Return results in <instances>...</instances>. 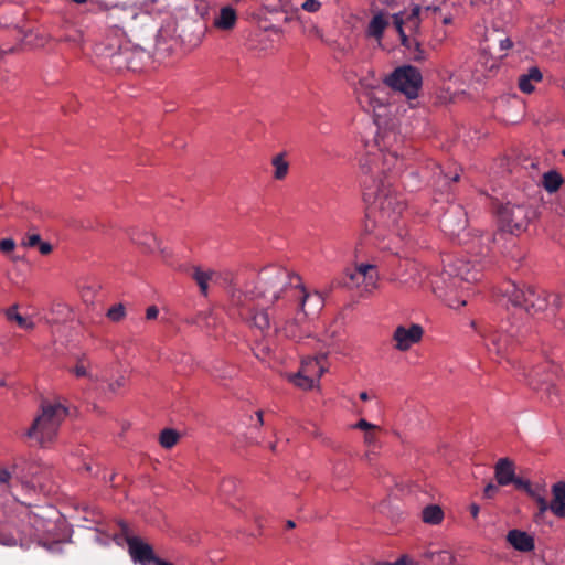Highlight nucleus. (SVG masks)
Returning <instances> with one entry per match:
<instances>
[{"instance_id":"obj_1","label":"nucleus","mask_w":565,"mask_h":565,"mask_svg":"<svg viewBox=\"0 0 565 565\" xmlns=\"http://www.w3.org/2000/svg\"><path fill=\"white\" fill-rule=\"evenodd\" d=\"M370 160L366 158L361 161L363 199L369 204L363 232L379 242L388 238L390 243L382 248L398 255L406 235L402 221L406 207L405 199L390 180H376L373 177Z\"/></svg>"},{"instance_id":"obj_2","label":"nucleus","mask_w":565,"mask_h":565,"mask_svg":"<svg viewBox=\"0 0 565 565\" xmlns=\"http://www.w3.org/2000/svg\"><path fill=\"white\" fill-rule=\"evenodd\" d=\"M298 286L300 276L281 266L270 265L259 271L254 290L247 294L260 299L264 306L277 303L279 308H287Z\"/></svg>"},{"instance_id":"obj_3","label":"nucleus","mask_w":565,"mask_h":565,"mask_svg":"<svg viewBox=\"0 0 565 565\" xmlns=\"http://www.w3.org/2000/svg\"><path fill=\"white\" fill-rule=\"evenodd\" d=\"M47 531V521L28 507L0 521V544L4 546L28 547L40 542Z\"/></svg>"},{"instance_id":"obj_4","label":"nucleus","mask_w":565,"mask_h":565,"mask_svg":"<svg viewBox=\"0 0 565 565\" xmlns=\"http://www.w3.org/2000/svg\"><path fill=\"white\" fill-rule=\"evenodd\" d=\"M204 31L205 28L199 20H169L157 32L156 51L158 54L169 55L173 45L168 44V40H173L184 52H191L201 44Z\"/></svg>"},{"instance_id":"obj_5","label":"nucleus","mask_w":565,"mask_h":565,"mask_svg":"<svg viewBox=\"0 0 565 565\" xmlns=\"http://www.w3.org/2000/svg\"><path fill=\"white\" fill-rule=\"evenodd\" d=\"M95 54L116 71L129 70L137 72L142 68L146 52L139 45H131L115 33L107 34L106 38L95 45Z\"/></svg>"},{"instance_id":"obj_6","label":"nucleus","mask_w":565,"mask_h":565,"mask_svg":"<svg viewBox=\"0 0 565 565\" xmlns=\"http://www.w3.org/2000/svg\"><path fill=\"white\" fill-rule=\"evenodd\" d=\"M502 292L514 307H520L530 315L544 311L548 306L555 309L561 307L559 295L545 291L536 294L532 287L521 288L512 281L505 284Z\"/></svg>"},{"instance_id":"obj_7","label":"nucleus","mask_w":565,"mask_h":565,"mask_svg":"<svg viewBox=\"0 0 565 565\" xmlns=\"http://www.w3.org/2000/svg\"><path fill=\"white\" fill-rule=\"evenodd\" d=\"M66 415L67 409L63 405L42 403L41 414L33 420L26 436L42 447L47 446L55 439L58 427Z\"/></svg>"},{"instance_id":"obj_8","label":"nucleus","mask_w":565,"mask_h":565,"mask_svg":"<svg viewBox=\"0 0 565 565\" xmlns=\"http://www.w3.org/2000/svg\"><path fill=\"white\" fill-rule=\"evenodd\" d=\"M461 242V280L476 282L481 278L482 259L488 254L489 235H470Z\"/></svg>"},{"instance_id":"obj_9","label":"nucleus","mask_w":565,"mask_h":565,"mask_svg":"<svg viewBox=\"0 0 565 565\" xmlns=\"http://www.w3.org/2000/svg\"><path fill=\"white\" fill-rule=\"evenodd\" d=\"M255 298L249 294L235 291L232 295V306L237 309L238 317L248 322L249 326L258 329L262 333L270 329V318L264 305H256Z\"/></svg>"},{"instance_id":"obj_10","label":"nucleus","mask_w":565,"mask_h":565,"mask_svg":"<svg viewBox=\"0 0 565 565\" xmlns=\"http://www.w3.org/2000/svg\"><path fill=\"white\" fill-rule=\"evenodd\" d=\"M497 216L501 231L520 235L527 228L534 212L526 204L507 202L497 209Z\"/></svg>"},{"instance_id":"obj_11","label":"nucleus","mask_w":565,"mask_h":565,"mask_svg":"<svg viewBox=\"0 0 565 565\" xmlns=\"http://www.w3.org/2000/svg\"><path fill=\"white\" fill-rule=\"evenodd\" d=\"M482 337L487 340V348L490 353H494L499 358H505L520 342V338L524 337V332L520 327L505 321L498 329L489 331Z\"/></svg>"},{"instance_id":"obj_12","label":"nucleus","mask_w":565,"mask_h":565,"mask_svg":"<svg viewBox=\"0 0 565 565\" xmlns=\"http://www.w3.org/2000/svg\"><path fill=\"white\" fill-rule=\"evenodd\" d=\"M108 20L113 28L117 29L110 33L114 35L119 31L135 33L146 26L151 17L135 6H115L109 10Z\"/></svg>"},{"instance_id":"obj_13","label":"nucleus","mask_w":565,"mask_h":565,"mask_svg":"<svg viewBox=\"0 0 565 565\" xmlns=\"http://www.w3.org/2000/svg\"><path fill=\"white\" fill-rule=\"evenodd\" d=\"M370 158V166L373 168V177L376 180L387 181L393 183L394 177L404 169V160L398 157L396 151H369L360 159V162Z\"/></svg>"},{"instance_id":"obj_14","label":"nucleus","mask_w":565,"mask_h":565,"mask_svg":"<svg viewBox=\"0 0 565 565\" xmlns=\"http://www.w3.org/2000/svg\"><path fill=\"white\" fill-rule=\"evenodd\" d=\"M356 98L365 111L381 116L386 107V93L379 82L369 78L360 79L355 87Z\"/></svg>"},{"instance_id":"obj_15","label":"nucleus","mask_w":565,"mask_h":565,"mask_svg":"<svg viewBox=\"0 0 565 565\" xmlns=\"http://www.w3.org/2000/svg\"><path fill=\"white\" fill-rule=\"evenodd\" d=\"M385 82L393 89L398 90L407 98L413 99L418 96L423 77L416 67L405 65L397 67Z\"/></svg>"},{"instance_id":"obj_16","label":"nucleus","mask_w":565,"mask_h":565,"mask_svg":"<svg viewBox=\"0 0 565 565\" xmlns=\"http://www.w3.org/2000/svg\"><path fill=\"white\" fill-rule=\"evenodd\" d=\"M459 273L455 265L448 264L444 267L438 278L434 281V292L449 308L459 307L458 299Z\"/></svg>"},{"instance_id":"obj_17","label":"nucleus","mask_w":565,"mask_h":565,"mask_svg":"<svg viewBox=\"0 0 565 565\" xmlns=\"http://www.w3.org/2000/svg\"><path fill=\"white\" fill-rule=\"evenodd\" d=\"M324 362L326 355L323 354L306 358L301 361L300 370L295 374L288 375V379L300 388H312L327 370Z\"/></svg>"},{"instance_id":"obj_18","label":"nucleus","mask_w":565,"mask_h":565,"mask_svg":"<svg viewBox=\"0 0 565 565\" xmlns=\"http://www.w3.org/2000/svg\"><path fill=\"white\" fill-rule=\"evenodd\" d=\"M324 306V298L319 291H307L300 279L287 306L291 310L301 311L303 318L318 315Z\"/></svg>"},{"instance_id":"obj_19","label":"nucleus","mask_w":565,"mask_h":565,"mask_svg":"<svg viewBox=\"0 0 565 565\" xmlns=\"http://www.w3.org/2000/svg\"><path fill=\"white\" fill-rule=\"evenodd\" d=\"M437 10V7L427 6L422 8L420 6H414L409 13L398 12L392 14V21L401 39L402 33H406V30L409 31V36H416L419 32L422 20L426 19L430 13H435Z\"/></svg>"},{"instance_id":"obj_20","label":"nucleus","mask_w":565,"mask_h":565,"mask_svg":"<svg viewBox=\"0 0 565 565\" xmlns=\"http://www.w3.org/2000/svg\"><path fill=\"white\" fill-rule=\"evenodd\" d=\"M379 273L372 264H360L348 270L344 285L349 288H362L364 292H372L377 287Z\"/></svg>"},{"instance_id":"obj_21","label":"nucleus","mask_w":565,"mask_h":565,"mask_svg":"<svg viewBox=\"0 0 565 565\" xmlns=\"http://www.w3.org/2000/svg\"><path fill=\"white\" fill-rule=\"evenodd\" d=\"M119 525L125 535L128 552L135 563H140L141 565H150V563H153L156 565L158 561H160V558L154 555L150 544L143 542L138 536L129 535V529L126 523L120 522Z\"/></svg>"},{"instance_id":"obj_22","label":"nucleus","mask_w":565,"mask_h":565,"mask_svg":"<svg viewBox=\"0 0 565 565\" xmlns=\"http://www.w3.org/2000/svg\"><path fill=\"white\" fill-rule=\"evenodd\" d=\"M423 334L424 329L417 323H413L408 328L398 326L393 333L395 349L402 352L407 351L413 344L422 340Z\"/></svg>"},{"instance_id":"obj_23","label":"nucleus","mask_w":565,"mask_h":565,"mask_svg":"<svg viewBox=\"0 0 565 565\" xmlns=\"http://www.w3.org/2000/svg\"><path fill=\"white\" fill-rule=\"evenodd\" d=\"M191 277L199 286L201 294L204 296L207 295L210 285H216L220 284L221 280H227V278L223 277V274L213 269H203L201 267H193Z\"/></svg>"},{"instance_id":"obj_24","label":"nucleus","mask_w":565,"mask_h":565,"mask_svg":"<svg viewBox=\"0 0 565 565\" xmlns=\"http://www.w3.org/2000/svg\"><path fill=\"white\" fill-rule=\"evenodd\" d=\"M392 15L384 11H376L365 28V36L382 42L384 31L390 25Z\"/></svg>"},{"instance_id":"obj_25","label":"nucleus","mask_w":565,"mask_h":565,"mask_svg":"<svg viewBox=\"0 0 565 565\" xmlns=\"http://www.w3.org/2000/svg\"><path fill=\"white\" fill-rule=\"evenodd\" d=\"M508 543L516 551L527 553L534 550L533 536L521 530H510L507 534Z\"/></svg>"},{"instance_id":"obj_26","label":"nucleus","mask_w":565,"mask_h":565,"mask_svg":"<svg viewBox=\"0 0 565 565\" xmlns=\"http://www.w3.org/2000/svg\"><path fill=\"white\" fill-rule=\"evenodd\" d=\"M514 476V462L509 458H500L494 466V477L498 486H508L512 483Z\"/></svg>"},{"instance_id":"obj_27","label":"nucleus","mask_w":565,"mask_h":565,"mask_svg":"<svg viewBox=\"0 0 565 565\" xmlns=\"http://www.w3.org/2000/svg\"><path fill=\"white\" fill-rule=\"evenodd\" d=\"M553 499L550 510L557 518H565V481H558L552 487Z\"/></svg>"},{"instance_id":"obj_28","label":"nucleus","mask_w":565,"mask_h":565,"mask_svg":"<svg viewBox=\"0 0 565 565\" xmlns=\"http://www.w3.org/2000/svg\"><path fill=\"white\" fill-rule=\"evenodd\" d=\"M17 468L18 466L14 463L13 471H10L9 469L6 468L0 469V489L2 491L10 492L12 487V480L19 481L23 488H34V486L31 484L30 481L25 480L23 476H20L17 472Z\"/></svg>"},{"instance_id":"obj_29","label":"nucleus","mask_w":565,"mask_h":565,"mask_svg":"<svg viewBox=\"0 0 565 565\" xmlns=\"http://www.w3.org/2000/svg\"><path fill=\"white\" fill-rule=\"evenodd\" d=\"M401 42L412 55L413 61L423 62L426 60V51L422 47V43L417 36H408L406 33H402Z\"/></svg>"},{"instance_id":"obj_30","label":"nucleus","mask_w":565,"mask_h":565,"mask_svg":"<svg viewBox=\"0 0 565 565\" xmlns=\"http://www.w3.org/2000/svg\"><path fill=\"white\" fill-rule=\"evenodd\" d=\"M92 363L87 355L83 354L77 359L75 366L72 369V373L76 377H87L92 382H98L99 377L94 374L90 370Z\"/></svg>"},{"instance_id":"obj_31","label":"nucleus","mask_w":565,"mask_h":565,"mask_svg":"<svg viewBox=\"0 0 565 565\" xmlns=\"http://www.w3.org/2000/svg\"><path fill=\"white\" fill-rule=\"evenodd\" d=\"M236 12L231 7H224L214 19V26L221 30H230L235 25Z\"/></svg>"},{"instance_id":"obj_32","label":"nucleus","mask_w":565,"mask_h":565,"mask_svg":"<svg viewBox=\"0 0 565 565\" xmlns=\"http://www.w3.org/2000/svg\"><path fill=\"white\" fill-rule=\"evenodd\" d=\"M542 73L537 67H531L526 74L519 78V88L522 93L531 94L534 90L532 82H541Z\"/></svg>"},{"instance_id":"obj_33","label":"nucleus","mask_w":565,"mask_h":565,"mask_svg":"<svg viewBox=\"0 0 565 565\" xmlns=\"http://www.w3.org/2000/svg\"><path fill=\"white\" fill-rule=\"evenodd\" d=\"M444 519V511L437 504L426 505L422 510V521L429 525H437L441 523Z\"/></svg>"},{"instance_id":"obj_34","label":"nucleus","mask_w":565,"mask_h":565,"mask_svg":"<svg viewBox=\"0 0 565 565\" xmlns=\"http://www.w3.org/2000/svg\"><path fill=\"white\" fill-rule=\"evenodd\" d=\"M6 317L9 321H14L20 329L32 330L34 329V322L26 317H23L18 312V306L13 305L6 310Z\"/></svg>"},{"instance_id":"obj_35","label":"nucleus","mask_w":565,"mask_h":565,"mask_svg":"<svg viewBox=\"0 0 565 565\" xmlns=\"http://www.w3.org/2000/svg\"><path fill=\"white\" fill-rule=\"evenodd\" d=\"M130 237L134 243L145 246L149 252L159 248V242L151 233L132 232Z\"/></svg>"},{"instance_id":"obj_36","label":"nucleus","mask_w":565,"mask_h":565,"mask_svg":"<svg viewBox=\"0 0 565 565\" xmlns=\"http://www.w3.org/2000/svg\"><path fill=\"white\" fill-rule=\"evenodd\" d=\"M305 318H294L291 320H286L285 324L281 328V331L287 338L299 341L302 338V332L300 331V323Z\"/></svg>"},{"instance_id":"obj_37","label":"nucleus","mask_w":565,"mask_h":565,"mask_svg":"<svg viewBox=\"0 0 565 565\" xmlns=\"http://www.w3.org/2000/svg\"><path fill=\"white\" fill-rule=\"evenodd\" d=\"M274 167V178L276 180H284L289 171V163L285 159V153H278L271 159Z\"/></svg>"},{"instance_id":"obj_38","label":"nucleus","mask_w":565,"mask_h":565,"mask_svg":"<svg viewBox=\"0 0 565 565\" xmlns=\"http://www.w3.org/2000/svg\"><path fill=\"white\" fill-rule=\"evenodd\" d=\"M562 183V175L554 170L547 171L543 174V186L550 193L556 192L561 188Z\"/></svg>"},{"instance_id":"obj_39","label":"nucleus","mask_w":565,"mask_h":565,"mask_svg":"<svg viewBox=\"0 0 565 565\" xmlns=\"http://www.w3.org/2000/svg\"><path fill=\"white\" fill-rule=\"evenodd\" d=\"M497 42L499 47L497 52L498 54L495 57L492 58V62L489 66L490 70L495 67L498 65V61L502 60L507 55V52L513 46V42L510 38L499 39Z\"/></svg>"},{"instance_id":"obj_40","label":"nucleus","mask_w":565,"mask_h":565,"mask_svg":"<svg viewBox=\"0 0 565 565\" xmlns=\"http://www.w3.org/2000/svg\"><path fill=\"white\" fill-rule=\"evenodd\" d=\"M179 440V434L174 429L166 428L161 431L159 441L160 445L166 448H172Z\"/></svg>"},{"instance_id":"obj_41","label":"nucleus","mask_w":565,"mask_h":565,"mask_svg":"<svg viewBox=\"0 0 565 565\" xmlns=\"http://www.w3.org/2000/svg\"><path fill=\"white\" fill-rule=\"evenodd\" d=\"M58 40L78 46L83 42V33L78 29L71 28Z\"/></svg>"},{"instance_id":"obj_42","label":"nucleus","mask_w":565,"mask_h":565,"mask_svg":"<svg viewBox=\"0 0 565 565\" xmlns=\"http://www.w3.org/2000/svg\"><path fill=\"white\" fill-rule=\"evenodd\" d=\"M364 444L369 447V451H366L365 458L371 460V456L375 454V449L380 447L375 430H370L364 434Z\"/></svg>"},{"instance_id":"obj_43","label":"nucleus","mask_w":565,"mask_h":565,"mask_svg":"<svg viewBox=\"0 0 565 565\" xmlns=\"http://www.w3.org/2000/svg\"><path fill=\"white\" fill-rule=\"evenodd\" d=\"M530 497L534 499L539 505V511L535 514V521L537 522L544 516L545 512L550 509V504L547 503L546 499L542 497L540 493H537L535 490L532 492V494H530Z\"/></svg>"},{"instance_id":"obj_44","label":"nucleus","mask_w":565,"mask_h":565,"mask_svg":"<svg viewBox=\"0 0 565 565\" xmlns=\"http://www.w3.org/2000/svg\"><path fill=\"white\" fill-rule=\"evenodd\" d=\"M125 315H126V310H125L124 305H121V303L113 306L107 311V317L114 322H118V321L122 320Z\"/></svg>"},{"instance_id":"obj_45","label":"nucleus","mask_w":565,"mask_h":565,"mask_svg":"<svg viewBox=\"0 0 565 565\" xmlns=\"http://www.w3.org/2000/svg\"><path fill=\"white\" fill-rule=\"evenodd\" d=\"M236 486V479L233 477H227L222 480L220 489L224 494L231 495L235 492Z\"/></svg>"},{"instance_id":"obj_46","label":"nucleus","mask_w":565,"mask_h":565,"mask_svg":"<svg viewBox=\"0 0 565 565\" xmlns=\"http://www.w3.org/2000/svg\"><path fill=\"white\" fill-rule=\"evenodd\" d=\"M512 483L516 489L525 491L529 495L534 491L529 480H524L514 476Z\"/></svg>"},{"instance_id":"obj_47","label":"nucleus","mask_w":565,"mask_h":565,"mask_svg":"<svg viewBox=\"0 0 565 565\" xmlns=\"http://www.w3.org/2000/svg\"><path fill=\"white\" fill-rule=\"evenodd\" d=\"M125 385H126V376L125 375H119L116 380L109 382L108 390L111 393H117Z\"/></svg>"},{"instance_id":"obj_48","label":"nucleus","mask_w":565,"mask_h":565,"mask_svg":"<svg viewBox=\"0 0 565 565\" xmlns=\"http://www.w3.org/2000/svg\"><path fill=\"white\" fill-rule=\"evenodd\" d=\"M42 242L41 236L39 234H29L22 242V245L25 247H38Z\"/></svg>"},{"instance_id":"obj_49","label":"nucleus","mask_w":565,"mask_h":565,"mask_svg":"<svg viewBox=\"0 0 565 565\" xmlns=\"http://www.w3.org/2000/svg\"><path fill=\"white\" fill-rule=\"evenodd\" d=\"M353 428H356V429H361V430H364L365 433L366 431H370V430H377L379 427L370 422H367L366 419H360L356 424H354L352 426Z\"/></svg>"},{"instance_id":"obj_50","label":"nucleus","mask_w":565,"mask_h":565,"mask_svg":"<svg viewBox=\"0 0 565 565\" xmlns=\"http://www.w3.org/2000/svg\"><path fill=\"white\" fill-rule=\"evenodd\" d=\"M321 7L318 0H305L301 8L307 12H317Z\"/></svg>"},{"instance_id":"obj_51","label":"nucleus","mask_w":565,"mask_h":565,"mask_svg":"<svg viewBox=\"0 0 565 565\" xmlns=\"http://www.w3.org/2000/svg\"><path fill=\"white\" fill-rule=\"evenodd\" d=\"M15 247V243L12 238H3L0 241V250L4 254L12 252Z\"/></svg>"},{"instance_id":"obj_52","label":"nucleus","mask_w":565,"mask_h":565,"mask_svg":"<svg viewBox=\"0 0 565 565\" xmlns=\"http://www.w3.org/2000/svg\"><path fill=\"white\" fill-rule=\"evenodd\" d=\"M499 491V487L493 484V483H489L486 488H484V497L488 498V499H491L495 495V493Z\"/></svg>"},{"instance_id":"obj_53","label":"nucleus","mask_w":565,"mask_h":565,"mask_svg":"<svg viewBox=\"0 0 565 565\" xmlns=\"http://www.w3.org/2000/svg\"><path fill=\"white\" fill-rule=\"evenodd\" d=\"M391 565H416V563L407 555H402L395 562H391Z\"/></svg>"},{"instance_id":"obj_54","label":"nucleus","mask_w":565,"mask_h":565,"mask_svg":"<svg viewBox=\"0 0 565 565\" xmlns=\"http://www.w3.org/2000/svg\"><path fill=\"white\" fill-rule=\"evenodd\" d=\"M38 248L42 255H47L52 252V245L43 241L39 244Z\"/></svg>"},{"instance_id":"obj_55","label":"nucleus","mask_w":565,"mask_h":565,"mask_svg":"<svg viewBox=\"0 0 565 565\" xmlns=\"http://www.w3.org/2000/svg\"><path fill=\"white\" fill-rule=\"evenodd\" d=\"M159 315V310L156 306H150L146 310V318L149 320L156 319Z\"/></svg>"},{"instance_id":"obj_56","label":"nucleus","mask_w":565,"mask_h":565,"mask_svg":"<svg viewBox=\"0 0 565 565\" xmlns=\"http://www.w3.org/2000/svg\"><path fill=\"white\" fill-rule=\"evenodd\" d=\"M489 42H490V39H489V38H487V39H486V43H487V44L482 47V52H483L484 54H490V55H492V50H493L494 47H493L492 45H490V44H489Z\"/></svg>"},{"instance_id":"obj_57","label":"nucleus","mask_w":565,"mask_h":565,"mask_svg":"<svg viewBox=\"0 0 565 565\" xmlns=\"http://www.w3.org/2000/svg\"><path fill=\"white\" fill-rule=\"evenodd\" d=\"M470 512H471V515L473 518H477L478 513H479V507L477 504H471L470 505Z\"/></svg>"},{"instance_id":"obj_58","label":"nucleus","mask_w":565,"mask_h":565,"mask_svg":"<svg viewBox=\"0 0 565 565\" xmlns=\"http://www.w3.org/2000/svg\"><path fill=\"white\" fill-rule=\"evenodd\" d=\"M256 415H257L258 425H263V423H264L263 422V412L259 411L256 413Z\"/></svg>"},{"instance_id":"obj_59","label":"nucleus","mask_w":565,"mask_h":565,"mask_svg":"<svg viewBox=\"0 0 565 565\" xmlns=\"http://www.w3.org/2000/svg\"><path fill=\"white\" fill-rule=\"evenodd\" d=\"M360 398H361L362 401H364V402H365V401H367V399H369V395H367V393H366V392H361V393H360Z\"/></svg>"},{"instance_id":"obj_60","label":"nucleus","mask_w":565,"mask_h":565,"mask_svg":"<svg viewBox=\"0 0 565 565\" xmlns=\"http://www.w3.org/2000/svg\"><path fill=\"white\" fill-rule=\"evenodd\" d=\"M286 526H287L288 529H294V527L296 526V524H295V522H294V521L288 520V521H287V523H286Z\"/></svg>"},{"instance_id":"obj_61","label":"nucleus","mask_w":565,"mask_h":565,"mask_svg":"<svg viewBox=\"0 0 565 565\" xmlns=\"http://www.w3.org/2000/svg\"><path fill=\"white\" fill-rule=\"evenodd\" d=\"M156 565H173L172 563H169L167 561L160 559Z\"/></svg>"},{"instance_id":"obj_62","label":"nucleus","mask_w":565,"mask_h":565,"mask_svg":"<svg viewBox=\"0 0 565 565\" xmlns=\"http://www.w3.org/2000/svg\"><path fill=\"white\" fill-rule=\"evenodd\" d=\"M451 21H452V18H451V17H444V18H443V22H444L445 24H448V23H450Z\"/></svg>"},{"instance_id":"obj_63","label":"nucleus","mask_w":565,"mask_h":565,"mask_svg":"<svg viewBox=\"0 0 565 565\" xmlns=\"http://www.w3.org/2000/svg\"><path fill=\"white\" fill-rule=\"evenodd\" d=\"M7 385V381L4 377H0V387L2 386H6Z\"/></svg>"},{"instance_id":"obj_64","label":"nucleus","mask_w":565,"mask_h":565,"mask_svg":"<svg viewBox=\"0 0 565 565\" xmlns=\"http://www.w3.org/2000/svg\"><path fill=\"white\" fill-rule=\"evenodd\" d=\"M73 2L77 3V4H83L85 3L87 0H72Z\"/></svg>"}]
</instances>
